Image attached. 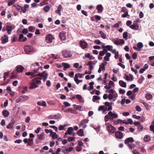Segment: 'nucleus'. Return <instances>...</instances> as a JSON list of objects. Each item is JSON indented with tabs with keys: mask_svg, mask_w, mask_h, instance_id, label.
<instances>
[{
	"mask_svg": "<svg viewBox=\"0 0 154 154\" xmlns=\"http://www.w3.org/2000/svg\"><path fill=\"white\" fill-rule=\"evenodd\" d=\"M135 109L138 112H140L141 110V108L139 106H137L135 107Z\"/></svg>",
	"mask_w": 154,
	"mask_h": 154,
	"instance_id": "obj_54",
	"label": "nucleus"
},
{
	"mask_svg": "<svg viewBox=\"0 0 154 154\" xmlns=\"http://www.w3.org/2000/svg\"><path fill=\"white\" fill-rule=\"evenodd\" d=\"M118 121L119 122H120L122 123L125 124L126 125H128V123L125 120H122L120 119H118Z\"/></svg>",
	"mask_w": 154,
	"mask_h": 154,
	"instance_id": "obj_37",
	"label": "nucleus"
},
{
	"mask_svg": "<svg viewBox=\"0 0 154 154\" xmlns=\"http://www.w3.org/2000/svg\"><path fill=\"white\" fill-rule=\"evenodd\" d=\"M15 26L14 25H7L6 26V30L7 32V33L8 35L11 33L12 31L15 28Z\"/></svg>",
	"mask_w": 154,
	"mask_h": 154,
	"instance_id": "obj_7",
	"label": "nucleus"
},
{
	"mask_svg": "<svg viewBox=\"0 0 154 154\" xmlns=\"http://www.w3.org/2000/svg\"><path fill=\"white\" fill-rule=\"evenodd\" d=\"M116 137L119 139H122L123 137V134L122 132L119 131H117L115 133Z\"/></svg>",
	"mask_w": 154,
	"mask_h": 154,
	"instance_id": "obj_13",
	"label": "nucleus"
},
{
	"mask_svg": "<svg viewBox=\"0 0 154 154\" xmlns=\"http://www.w3.org/2000/svg\"><path fill=\"white\" fill-rule=\"evenodd\" d=\"M15 123V121L14 119H12L11 121V122L9 123V124L7 125L6 127L8 129H11L12 128L14 125Z\"/></svg>",
	"mask_w": 154,
	"mask_h": 154,
	"instance_id": "obj_17",
	"label": "nucleus"
},
{
	"mask_svg": "<svg viewBox=\"0 0 154 154\" xmlns=\"http://www.w3.org/2000/svg\"><path fill=\"white\" fill-rule=\"evenodd\" d=\"M45 132L47 133H50V135H51V134L53 132L52 130L51 129L48 130L47 129H45Z\"/></svg>",
	"mask_w": 154,
	"mask_h": 154,
	"instance_id": "obj_56",
	"label": "nucleus"
},
{
	"mask_svg": "<svg viewBox=\"0 0 154 154\" xmlns=\"http://www.w3.org/2000/svg\"><path fill=\"white\" fill-rule=\"evenodd\" d=\"M82 146H79L77 145L76 148V150L77 151L79 152L82 150Z\"/></svg>",
	"mask_w": 154,
	"mask_h": 154,
	"instance_id": "obj_44",
	"label": "nucleus"
},
{
	"mask_svg": "<svg viewBox=\"0 0 154 154\" xmlns=\"http://www.w3.org/2000/svg\"><path fill=\"white\" fill-rule=\"evenodd\" d=\"M62 8V6L61 5H59V6L58 7V8L57 9L56 11V12L58 14H59V15H61L60 14V11Z\"/></svg>",
	"mask_w": 154,
	"mask_h": 154,
	"instance_id": "obj_26",
	"label": "nucleus"
},
{
	"mask_svg": "<svg viewBox=\"0 0 154 154\" xmlns=\"http://www.w3.org/2000/svg\"><path fill=\"white\" fill-rule=\"evenodd\" d=\"M127 146L129 147V148L131 149L134 148L136 146V145L132 143L128 144Z\"/></svg>",
	"mask_w": 154,
	"mask_h": 154,
	"instance_id": "obj_38",
	"label": "nucleus"
},
{
	"mask_svg": "<svg viewBox=\"0 0 154 154\" xmlns=\"http://www.w3.org/2000/svg\"><path fill=\"white\" fill-rule=\"evenodd\" d=\"M88 120L87 119H84L82 120L79 124V127H82L86 123H88Z\"/></svg>",
	"mask_w": 154,
	"mask_h": 154,
	"instance_id": "obj_20",
	"label": "nucleus"
},
{
	"mask_svg": "<svg viewBox=\"0 0 154 154\" xmlns=\"http://www.w3.org/2000/svg\"><path fill=\"white\" fill-rule=\"evenodd\" d=\"M24 51L27 54H30L35 51L32 47L31 45H27L24 47Z\"/></svg>",
	"mask_w": 154,
	"mask_h": 154,
	"instance_id": "obj_5",
	"label": "nucleus"
},
{
	"mask_svg": "<svg viewBox=\"0 0 154 154\" xmlns=\"http://www.w3.org/2000/svg\"><path fill=\"white\" fill-rule=\"evenodd\" d=\"M107 130L108 131L114 133L115 132L116 129L111 125H109L107 127Z\"/></svg>",
	"mask_w": 154,
	"mask_h": 154,
	"instance_id": "obj_14",
	"label": "nucleus"
},
{
	"mask_svg": "<svg viewBox=\"0 0 154 154\" xmlns=\"http://www.w3.org/2000/svg\"><path fill=\"white\" fill-rule=\"evenodd\" d=\"M103 48H106L108 51H110L111 49L113 47L112 46L110 45H107L106 46H102Z\"/></svg>",
	"mask_w": 154,
	"mask_h": 154,
	"instance_id": "obj_33",
	"label": "nucleus"
},
{
	"mask_svg": "<svg viewBox=\"0 0 154 154\" xmlns=\"http://www.w3.org/2000/svg\"><path fill=\"white\" fill-rule=\"evenodd\" d=\"M93 68H90V70L88 71H86L85 72V74H84V75L85 74H90L91 73V70Z\"/></svg>",
	"mask_w": 154,
	"mask_h": 154,
	"instance_id": "obj_51",
	"label": "nucleus"
},
{
	"mask_svg": "<svg viewBox=\"0 0 154 154\" xmlns=\"http://www.w3.org/2000/svg\"><path fill=\"white\" fill-rule=\"evenodd\" d=\"M63 55L65 57H70L72 56L71 52L66 50H65L63 52Z\"/></svg>",
	"mask_w": 154,
	"mask_h": 154,
	"instance_id": "obj_12",
	"label": "nucleus"
},
{
	"mask_svg": "<svg viewBox=\"0 0 154 154\" xmlns=\"http://www.w3.org/2000/svg\"><path fill=\"white\" fill-rule=\"evenodd\" d=\"M54 40L53 35L51 34H48L45 37V42L48 44V46H51L54 44Z\"/></svg>",
	"mask_w": 154,
	"mask_h": 154,
	"instance_id": "obj_1",
	"label": "nucleus"
},
{
	"mask_svg": "<svg viewBox=\"0 0 154 154\" xmlns=\"http://www.w3.org/2000/svg\"><path fill=\"white\" fill-rule=\"evenodd\" d=\"M78 134L80 136H82L84 135V131L82 129H79L77 132Z\"/></svg>",
	"mask_w": 154,
	"mask_h": 154,
	"instance_id": "obj_31",
	"label": "nucleus"
},
{
	"mask_svg": "<svg viewBox=\"0 0 154 154\" xmlns=\"http://www.w3.org/2000/svg\"><path fill=\"white\" fill-rule=\"evenodd\" d=\"M125 79L127 81H132L134 79L133 76L131 74L129 75H125Z\"/></svg>",
	"mask_w": 154,
	"mask_h": 154,
	"instance_id": "obj_18",
	"label": "nucleus"
},
{
	"mask_svg": "<svg viewBox=\"0 0 154 154\" xmlns=\"http://www.w3.org/2000/svg\"><path fill=\"white\" fill-rule=\"evenodd\" d=\"M17 71L18 72H22L23 71L24 68H17Z\"/></svg>",
	"mask_w": 154,
	"mask_h": 154,
	"instance_id": "obj_63",
	"label": "nucleus"
},
{
	"mask_svg": "<svg viewBox=\"0 0 154 154\" xmlns=\"http://www.w3.org/2000/svg\"><path fill=\"white\" fill-rule=\"evenodd\" d=\"M43 9L45 12H47L49 11L50 7L49 6H46L44 7Z\"/></svg>",
	"mask_w": 154,
	"mask_h": 154,
	"instance_id": "obj_39",
	"label": "nucleus"
},
{
	"mask_svg": "<svg viewBox=\"0 0 154 154\" xmlns=\"http://www.w3.org/2000/svg\"><path fill=\"white\" fill-rule=\"evenodd\" d=\"M32 66H39V67H42V66L40 65V63L38 62H36L35 63L32 64Z\"/></svg>",
	"mask_w": 154,
	"mask_h": 154,
	"instance_id": "obj_42",
	"label": "nucleus"
},
{
	"mask_svg": "<svg viewBox=\"0 0 154 154\" xmlns=\"http://www.w3.org/2000/svg\"><path fill=\"white\" fill-rule=\"evenodd\" d=\"M143 127L142 125H139L138 129V130H139V131H142L143 129Z\"/></svg>",
	"mask_w": 154,
	"mask_h": 154,
	"instance_id": "obj_64",
	"label": "nucleus"
},
{
	"mask_svg": "<svg viewBox=\"0 0 154 154\" xmlns=\"http://www.w3.org/2000/svg\"><path fill=\"white\" fill-rule=\"evenodd\" d=\"M44 133L43 132L40 134L38 135V138L36 140V143H38L39 142L38 140L41 141L45 139V137L44 136Z\"/></svg>",
	"mask_w": 154,
	"mask_h": 154,
	"instance_id": "obj_9",
	"label": "nucleus"
},
{
	"mask_svg": "<svg viewBox=\"0 0 154 154\" xmlns=\"http://www.w3.org/2000/svg\"><path fill=\"white\" fill-rule=\"evenodd\" d=\"M51 57L53 59H55L57 58L58 57V55H56L53 54H51Z\"/></svg>",
	"mask_w": 154,
	"mask_h": 154,
	"instance_id": "obj_57",
	"label": "nucleus"
},
{
	"mask_svg": "<svg viewBox=\"0 0 154 154\" xmlns=\"http://www.w3.org/2000/svg\"><path fill=\"white\" fill-rule=\"evenodd\" d=\"M16 1V0H12V1L9 2L8 3V5L9 6H10Z\"/></svg>",
	"mask_w": 154,
	"mask_h": 154,
	"instance_id": "obj_46",
	"label": "nucleus"
},
{
	"mask_svg": "<svg viewBox=\"0 0 154 154\" xmlns=\"http://www.w3.org/2000/svg\"><path fill=\"white\" fill-rule=\"evenodd\" d=\"M80 46L82 49L86 48L88 47L87 43L85 41H81L80 42Z\"/></svg>",
	"mask_w": 154,
	"mask_h": 154,
	"instance_id": "obj_15",
	"label": "nucleus"
},
{
	"mask_svg": "<svg viewBox=\"0 0 154 154\" xmlns=\"http://www.w3.org/2000/svg\"><path fill=\"white\" fill-rule=\"evenodd\" d=\"M99 34L100 35L101 38L103 39H105L106 38V35L102 31L99 32Z\"/></svg>",
	"mask_w": 154,
	"mask_h": 154,
	"instance_id": "obj_30",
	"label": "nucleus"
},
{
	"mask_svg": "<svg viewBox=\"0 0 154 154\" xmlns=\"http://www.w3.org/2000/svg\"><path fill=\"white\" fill-rule=\"evenodd\" d=\"M145 97L147 100H151L152 98V95L150 93H147L146 94Z\"/></svg>",
	"mask_w": 154,
	"mask_h": 154,
	"instance_id": "obj_34",
	"label": "nucleus"
},
{
	"mask_svg": "<svg viewBox=\"0 0 154 154\" xmlns=\"http://www.w3.org/2000/svg\"><path fill=\"white\" fill-rule=\"evenodd\" d=\"M62 66L63 67H70V65L68 64V63H62Z\"/></svg>",
	"mask_w": 154,
	"mask_h": 154,
	"instance_id": "obj_40",
	"label": "nucleus"
},
{
	"mask_svg": "<svg viewBox=\"0 0 154 154\" xmlns=\"http://www.w3.org/2000/svg\"><path fill=\"white\" fill-rule=\"evenodd\" d=\"M134 141V139L132 137H128L126 138L124 141L125 143L128 146V144L132 143Z\"/></svg>",
	"mask_w": 154,
	"mask_h": 154,
	"instance_id": "obj_11",
	"label": "nucleus"
},
{
	"mask_svg": "<svg viewBox=\"0 0 154 154\" xmlns=\"http://www.w3.org/2000/svg\"><path fill=\"white\" fill-rule=\"evenodd\" d=\"M27 90V87H24L23 90L21 91V93L23 94H25L26 93Z\"/></svg>",
	"mask_w": 154,
	"mask_h": 154,
	"instance_id": "obj_43",
	"label": "nucleus"
},
{
	"mask_svg": "<svg viewBox=\"0 0 154 154\" xmlns=\"http://www.w3.org/2000/svg\"><path fill=\"white\" fill-rule=\"evenodd\" d=\"M113 42L116 45H122L125 43V41L123 39L118 38H115L112 40Z\"/></svg>",
	"mask_w": 154,
	"mask_h": 154,
	"instance_id": "obj_8",
	"label": "nucleus"
},
{
	"mask_svg": "<svg viewBox=\"0 0 154 154\" xmlns=\"http://www.w3.org/2000/svg\"><path fill=\"white\" fill-rule=\"evenodd\" d=\"M122 11L124 13H127L128 12L127 9L125 7H123L122 8Z\"/></svg>",
	"mask_w": 154,
	"mask_h": 154,
	"instance_id": "obj_53",
	"label": "nucleus"
},
{
	"mask_svg": "<svg viewBox=\"0 0 154 154\" xmlns=\"http://www.w3.org/2000/svg\"><path fill=\"white\" fill-rule=\"evenodd\" d=\"M144 105L146 107V109H149L150 108V106L147 103H144Z\"/></svg>",
	"mask_w": 154,
	"mask_h": 154,
	"instance_id": "obj_60",
	"label": "nucleus"
},
{
	"mask_svg": "<svg viewBox=\"0 0 154 154\" xmlns=\"http://www.w3.org/2000/svg\"><path fill=\"white\" fill-rule=\"evenodd\" d=\"M50 136L52 137L53 140H54L58 137L57 134L55 132H53L51 134Z\"/></svg>",
	"mask_w": 154,
	"mask_h": 154,
	"instance_id": "obj_25",
	"label": "nucleus"
},
{
	"mask_svg": "<svg viewBox=\"0 0 154 154\" xmlns=\"http://www.w3.org/2000/svg\"><path fill=\"white\" fill-rule=\"evenodd\" d=\"M100 97L97 96H94L93 97L92 101L94 102H95L96 100H100Z\"/></svg>",
	"mask_w": 154,
	"mask_h": 154,
	"instance_id": "obj_32",
	"label": "nucleus"
},
{
	"mask_svg": "<svg viewBox=\"0 0 154 154\" xmlns=\"http://www.w3.org/2000/svg\"><path fill=\"white\" fill-rule=\"evenodd\" d=\"M76 98L79 100L80 102H82V97L79 94H77L76 95Z\"/></svg>",
	"mask_w": 154,
	"mask_h": 154,
	"instance_id": "obj_41",
	"label": "nucleus"
},
{
	"mask_svg": "<svg viewBox=\"0 0 154 154\" xmlns=\"http://www.w3.org/2000/svg\"><path fill=\"white\" fill-rule=\"evenodd\" d=\"M2 113L4 116L5 117H8L9 114V112L6 110H3L2 111Z\"/></svg>",
	"mask_w": 154,
	"mask_h": 154,
	"instance_id": "obj_24",
	"label": "nucleus"
},
{
	"mask_svg": "<svg viewBox=\"0 0 154 154\" xmlns=\"http://www.w3.org/2000/svg\"><path fill=\"white\" fill-rule=\"evenodd\" d=\"M137 48H138V51H140V49L143 47V44L141 42H139L137 44Z\"/></svg>",
	"mask_w": 154,
	"mask_h": 154,
	"instance_id": "obj_28",
	"label": "nucleus"
},
{
	"mask_svg": "<svg viewBox=\"0 0 154 154\" xmlns=\"http://www.w3.org/2000/svg\"><path fill=\"white\" fill-rule=\"evenodd\" d=\"M73 149V148L72 147H70L69 148H66L65 149H63L62 151L64 153H68Z\"/></svg>",
	"mask_w": 154,
	"mask_h": 154,
	"instance_id": "obj_21",
	"label": "nucleus"
},
{
	"mask_svg": "<svg viewBox=\"0 0 154 154\" xmlns=\"http://www.w3.org/2000/svg\"><path fill=\"white\" fill-rule=\"evenodd\" d=\"M59 37L61 40H64L66 39L65 33L63 31L60 33Z\"/></svg>",
	"mask_w": 154,
	"mask_h": 154,
	"instance_id": "obj_19",
	"label": "nucleus"
},
{
	"mask_svg": "<svg viewBox=\"0 0 154 154\" xmlns=\"http://www.w3.org/2000/svg\"><path fill=\"white\" fill-rule=\"evenodd\" d=\"M150 138L148 135H146L144 137V140L145 142H148L150 140Z\"/></svg>",
	"mask_w": 154,
	"mask_h": 154,
	"instance_id": "obj_35",
	"label": "nucleus"
},
{
	"mask_svg": "<svg viewBox=\"0 0 154 154\" xmlns=\"http://www.w3.org/2000/svg\"><path fill=\"white\" fill-rule=\"evenodd\" d=\"M107 64V62L104 61L102 63L101 65H100L99 66V67H105L106 64Z\"/></svg>",
	"mask_w": 154,
	"mask_h": 154,
	"instance_id": "obj_47",
	"label": "nucleus"
},
{
	"mask_svg": "<svg viewBox=\"0 0 154 154\" xmlns=\"http://www.w3.org/2000/svg\"><path fill=\"white\" fill-rule=\"evenodd\" d=\"M73 129L72 127H69L68 128L67 131L65 133V135L64 136V138H66L67 136V135H72L73 133Z\"/></svg>",
	"mask_w": 154,
	"mask_h": 154,
	"instance_id": "obj_10",
	"label": "nucleus"
},
{
	"mask_svg": "<svg viewBox=\"0 0 154 154\" xmlns=\"http://www.w3.org/2000/svg\"><path fill=\"white\" fill-rule=\"evenodd\" d=\"M50 127L54 129L56 132L58 131V128L56 126L54 125L50 126Z\"/></svg>",
	"mask_w": 154,
	"mask_h": 154,
	"instance_id": "obj_61",
	"label": "nucleus"
},
{
	"mask_svg": "<svg viewBox=\"0 0 154 154\" xmlns=\"http://www.w3.org/2000/svg\"><path fill=\"white\" fill-rule=\"evenodd\" d=\"M132 117L136 119H139L140 118V116H137L134 114L132 115Z\"/></svg>",
	"mask_w": 154,
	"mask_h": 154,
	"instance_id": "obj_58",
	"label": "nucleus"
},
{
	"mask_svg": "<svg viewBox=\"0 0 154 154\" xmlns=\"http://www.w3.org/2000/svg\"><path fill=\"white\" fill-rule=\"evenodd\" d=\"M132 57L133 59L135 60L137 57V53H134L132 55Z\"/></svg>",
	"mask_w": 154,
	"mask_h": 154,
	"instance_id": "obj_52",
	"label": "nucleus"
},
{
	"mask_svg": "<svg viewBox=\"0 0 154 154\" xmlns=\"http://www.w3.org/2000/svg\"><path fill=\"white\" fill-rule=\"evenodd\" d=\"M97 9L98 11L101 12L103 10L102 6L101 5H98L97 7Z\"/></svg>",
	"mask_w": 154,
	"mask_h": 154,
	"instance_id": "obj_27",
	"label": "nucleus"
},
{
	"mask_svg": "<svg viewBox=\"0 0 154 154\" xmlns=\"http://www.w3.org/2000/svg\"><path fill=\"white\" fill-rule=\"evenodd\" d=\"M125 91L123 89H120L119 90V93L121 94H124L125 93Z\"/></svg>",
	"mask_w": 154,
	"mask_h": 154,
	"instance_id": "obj_62",
	"label": "nucleus"
},
{
	"mask_svg": "<svg viewBox=\"0 0 154 154\" xmlns=\"http://www.w3.org/2000/svg\"><path fill=\"white\" fill-rule=\"evenodd\" d=\"M119 85L123 88H126V84L125 82L122 80H120L119 82Z\"/></svg>",
	"mask_w": 154,
	"mask_h": 154,
	"instance_id": "obj_22",
	"label": "nucleus"
},
{
	"mask_svg": "<svg viewBox=\"0 0 154 154\" xmlns=\"http://www.w3.org/2000/svg\"><path fill=\"white\" fill-rule=\"evenodd\" d=\"M105 107H106L104 106H100L99 107L98 109V110L99 111H100L102 110H103V109H105Z\"/></svg>",
	"mask_w": 154,
	"mask_h": 154,
	"instance_id": "obj_49",
	"label": "nucleus"
},
{
	"mask_svg": "<svg viewBox=\"0 0 154 154\" xmlns=\"http://www.w3.org/2000/svg\"><path fill=\"white\" fill-rule=\"evenodd\" d=\"M96 62L95 61H90L87 64V65L89 66V67H93L94 65L96 63Z\"/></svg>",
	"mask_w": 154,
	"mask_h": 154,
	"instance_id": "obj_23",
	"label": "nucleus"
},
{
	"mask_svg": "<svg viewBox=\"0 0 154 154\" xmlns=\"http://www.w3.org/2000/svg\"><path fill=\"white\" fill-rule=\"evenodd\" d=\"M23 99L24 100V102L27 100L29 98V97L27 96L23 95L22 96Z\"/></svg>",
	"mask_w": 154,
	"mask_h": 154,
	"instance_id": "obj_50",
	"label": "nucleus"
},
{
	"mask_svg": "<svg viewBox=\"0 0 154 154\" xmlns=\"http://www.w3.org/2000/svg\"><path fill=\"white\" fill-rule=\"evenodd\" d=\"M128 36V32H125L123 33V37L125 39H127Z\"/></svg>",
	"mask_w": 154,
	"mask_h": 154,
	"instance_id": "obj_48",
	"label": "nucleus"
},
{
	"mask_svg": "<svg viewBox=\"0 0 154 154\" xmlns=\"http://www.w3.org/2000/svg\"><path fill=\"white\" fill-rule=\"evenodd\" d=\"M77 75H75L74 77V80L77 84L79 83V82H78L79 80L78 79V77Z\"/></svg>",
	"mask_w": 154,
	"mask_h": 154,
	"instance_id": "obj_45",
	"label": "nucleus"
},
{
	"mask_svg": "<svg viewBox=\"0 0 154 154\" xmlns=\"http://www.w3.org/2000/svg\"><path fill=\"white\" fill-rule=\"evenodd\" d=\"M67 140L68 141L71 142L73 141H75V137H68Z\"/></svg>",
	"mask_w": 154,
	"mask_h": 154,
	"instance_id": "obj_36",
	"label": "nucleus"
},
{
	"mask_svg": "<svg viewBox=\"0 0 154 154\" xmlns=\"http://www.w3.org/2000/svg\"><path fill=\"white\" fill-rule=\"evenodd\" d=\"M41 79L40 78H35L31 82L30 85V88L33 89L38 87V84L41 82Z\"/></svg>",
	"mask_w": 154,
	"mask_h": 154,
	"instance_id": "obj_4",
	"label": "nucleus"
},
{
	"mask_svg": "<svg viewBox=\"0 0 154 154\" xmlns=\"http://www.w3.org/2000/svg\"><path fill=\"white\" fill-rule=\"evenodd\" d=\"M139 20H135L133 22V24L130 26L129 27L131 29L135 30H137L139 29V26L138 23Z\"/></svg>",
	"mask_w": 154,
	"mask_h": 154,
	"instance_id": "obj_6",
	"label": "nucleus"
},
{
	"mask_svg": "<svg viewBox=\"0 0 154 154\" xmlns=\"http://www.w3.org/2000/svg\"><path fill=\"white\" fill-rule=\"evenodd\" d=\"M17 103L24 102L22 96L18 97L16 100Z\"/></svg>",
	"mask_w": 154,
	"mask_h": 154,
	"instance_id": "obj_29",
	"label": "nucleus"
},
{
	"mask_svg": "<svg viewBox=\"0 0 154 154\" xmlns=\"http://www.w3.org/2000/svg\"><path fill=\"white\" fill-rule=\"evenodd\" d=\"M93 127L94 128V129H95L97 132H98L100 131V127L99 126H98L97 127H94V126H93Z\"/></svg>",
	"mask_w": 154,
	"mask_h": 154,
	"instance_id": "obj_55",
	"label": "nucleus"
},
{
	"mask_svg": "<svg viewBox=\"0 0 154 154\" xmlns=\"http://www.w3.org/2000/svg\"><path fill=\"white\" fill-rule=\"evenodd\" d=\"M39 69H38L31 72H26L25 75L28 76H31L32 78L36 76L41 75H47V77L48 75V73H46L45 75L44 74H42L40 72H39Z\"/></svg>",
	"mask_w": 154,
	"mask_h": 154,
	"instance_id": "obj_2",
	"label": "nucleus"
},
{
	"mask_svg": "<svg viewBox=\"0 0 154 154\" xmlns=\"http://www.w3.org/2000/svg\"><path fill=\"white\" fill-rule=\"evenodd\" d=\"M118 117V115L117 113H113L112 111H109L108 114L105 116L104 120L106 123L109 119L112 120L114 119H116Z\"/></svg>",
	"mask_w": 154,
	"mask_h": 154,
	"instance_id": "obj_3",
	"label": "nucleus"
},
{
	"mask_svg": "<svg viewBox=\"0 0 154 154\" xmlns=\"http://www.w3.org/2000/svg\"><path fill=\"white\" fill-rule=\"evenodd\" d=\"M34 29V28L33 26H30L29 27V30L30 32H33Z\"/></svg>",
	"mask_w": 154,
	"mask_h": 154,
	"instance_id": "obj_59",
	"label": "nucleus"
},
{
	"mask_svg": "<svg viewBox=\"0 0 154 154\" xmlns=\"http://www.w3.org/2000/svg\"><path fill=\"white\" fill-rule=\"evenodd\" d=\"M8 38L7 35H5L4 37H2V43L3 44H5L8 41Z\"/></svg>",
	"mask_w": 154,
	"mask_h": 154,
	"instance_id": "obj_16",
	"label": "nucleus"
}]
</instances>
